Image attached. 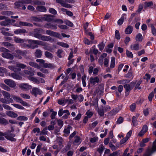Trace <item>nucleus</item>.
I'll return each mask as SVG.
<instances>
[{
  "mask_svg": "<svg viewBox=\"0 0 156 156\" xmlns=\"http://www.w3.org/2000/svg\"><path fill=\"white\" fill-rule=\"evenodd\" d=\"M27 41L30 44H24V47H27L29 48L33 49L37 48L38 47V45L44 46L45 45L46 43L39 40H28Z\"/></svg>",
  "mask_w": 156,
  "mask_h": 156,
  "instance_id": "nucleus-1",
  "label": "nucleus"
},
{
  "mask_svg": "<svg viewBox=\"0 0 156 156\" xmlns=\"http://www.w3.org/2000/svg\"><path fill=\"white\" fill-rule=\"evenodd\" d=\"M1 52H2V56L3 58L12 60L14 58L13 55L10 53L9 51L3 47L0 49Z\"/></svg>",
  "mask_w": 156,
  "mask_h": 156,
  "instance_id": "nucleus-2",
  "label": "nucleus"
},
{
  "mask_svg": "<svg viewBox=\"0 0 156 156\" xmlns=\"http://www.w3.org/2000/svg\"><path fill=\"white\" fill-rule=\"evenodd\" d=\"M13 129H12L11 131H8L3 133V136H4L5 137L7 140L12 141H15L16 139L14 138L16 135L15 134L11 133V132L14 131Z\"/></svg>",
  "mask_w": 156,
  "mask_h": 156,
  "instance_id": "nucleus-3",
  "label": "nucleus"
},
{
  "mask_svg": "<svg viewBox=\"0 0 156 156\" xmlns=\"http://www.w3.org/2000/svg\"><path fill=\"white\" fill-rule=\"evenodd\" d=\"M56 1L57 3L60 4L62 6L64 7L70 8L72 7V5L67 3L66 2L69 3H72L73 0H56Z\"/></svg>",
  "mask_w": 156,
  "mask_h": 156,
  "instance_id": "nucleus-4",
  "label": "nucleus"
},
{
  "mask_svg": "<svg viewBox=\"0 0 156 156\" xmlns=\"http://www.w3.org/2000/svg\"><path fill=\"white\" fill-rule=\"evenodd\" d=\"M12 98L17 102L20 103L24 106H27L28 104L25 101H23L22 99L20 97L17 96L13 95L12 96Z\"/></svg>",
  "mask_w": 156,
  "mask_h": 156,
  "instance_id": "nucleus-5",
  "label": "nucleus"
},
{
  "mask_svg": "<svg viewBox=\"0 0 156 156\" xmlns=\"http://www.w3.org/2000/svg\"><path fill=\"white\" fill-rule=\"evenodd\" d=\"M45 32L46 34L49 35L53 36L60 39L62 38L61 36L58 32H55L50 30H46Z\"/></svg>",
  "mask_w": 156,
  "mask_h": 156,
  "instance_id": "nucleus-6",
  "label": "nucleus"
},
{
  "mask_svg": "<svg viewBox=\"0 0 156 156\" xmlns=\"http://www.w3.org/2000/svg\"><path fill=\"white\" fill-rule=\"evenodd\" d=\"M16 54L15 55V57L17 58L18 59H21L22 56H24L26 55V53L24 51H22L20 50H16L15 51Z\"/></svg>",
  "mask_w": 156,
  "mask_h": 156,
  "instance_id": "nucleus-7",
  "label": "nucleus"
},
{
  "mask_svg": "<svg viewBox=\"0 0 156 156\" xmlns=\"http://www.w3.org/2000/svg\"><path fill=\"white\" fill-rule=\"evenodd\" d=\"M4 82L6 84L11 87H14L16 85L15 82L11 79H5L4 80Z\"/></svg>",
  "mask_w": 156,
  "mask_h": 156,
  "instance_id": "nucleus-8",
  "label": "nucleus"
},
{
  "mask_svg": "<svg viewBox=\"0 0 156 156\" xmlns=\"http://www.w3.org/2000/svg\"><path fill=\"white\" fill-rule=\"evenodd\" d=\"M89 81L91 84L94 86L96 83H98L99 82L100 80L97 76H92L90 77Z\"/></svg>",
  "mask_w": 156,
  "mask_h": 156,
  "instance_id": "nucleus-9",
  "label": "nucleus"
},
{
  "mask_svg": "<svg viewBox=\"0 0 156 156\" xmlns=\"http://www.w3.org/2000/svg\"><path fill=\"white\" fill-rule=\"evenodd\" d=\"M31 89L32 90L30 91V93L35 96H36L37 94H41L42 93L40 89L37 87H33Z\"/></svg>",
  "mask_w": 156,
  "mask_h": 156,
  "instance_id": "nucleus-10",
  "label": "nucleus"
},
{
  "mask_svg": "<svg viewBox=\"0 0 156 156\" xmlns=\"http://www.w3.org/2000/svg\"><path fill=\"white\" fill-rule=\"evenodd\" d=\"M19 87L23 90L30 89L32 88V86L27 83H21L19 84Z\"/></svg>",
  "mask_w": 156,
  "mask_h": 156,
  "instance_id": "nucleus-11",
  "label": "nucleus"
},
{
  "mask_svg": "<svg viewBox=\"0 0 156 156\" xmlns=\"http://www.w3.org/2000/svg\"><path fill=\"white\" fill-rule=\"evenodd\" d=\"M9 76L16 80H20L22 79V77L20 76L15 72L9 73Z\"/></svg>",
  "mask_w": 156,
  "mask_h": 156,
  "instance_id": "nucleus-12",
  "label": "nucleus"
},
{
  "mask_svg": "<svg viewBox=\"0 0 156 156\" xmlns=\"http://www.w3.org/2000/svg\"><path fill=\"white\" fill-rule=\"evenodd\" d=\"M41 40L44 41H49L51 42H53L54 41V39L52 38L49 36L43 35H42Z\"/></svg>",
  "mask_w": 156,
  "mask_h": 156,
  "instance_id": "nucleus-13",
  "label": "nucleus"
},
{
  "mask_svg": "<svg viewBox=\"0 0 156 156\" xmlns=\"http://www.w3.org/2000/svg\"><path fill=\"white\" fill-rule=\"evenodd\" d=\"M44 27L52 30H56L57 29L56 25L51 23L45 24L44 25Z\"/></svg>",
  "mask_w": 156,
  "mask_h": 156,
  "instance_id": "nucleus-14",
  "label": "nucleus"
},
{
  "mask_svg": "<svg viewBox=\"0 0 156 156\" xmlns=\"http://www.w3.org/2000/svg\"><path fill=\"white\" fill-rule=\"evenodd\" d=\"M16 64L17 72L20 71L21 69H24L27 67L25 65L21 63H16Z\"/></svg>",
  "mask_w": 156,
  "mask_h": 156,
  "instance_id": "nucleus-15",
  "label": "nucleus"
},
{
  "mask_svg": "<svg viewBox=\"0 0 156 156\" xmlns=\"http://www.w3.org/2000/svg\"><path fill=\"white\" fill-rule=\"evenodd\" d=\"M2 95L0 94V101L3 103L9 104L10 103H12L13 100L12 98H10L9 100H7L5 98H2Z\"/></svg>",
  "mask_w": 156,
  "mask_h": 156,
  "instance_id": "nucleus-16",
  "label": "nucleus"
},
{
  "mask_svg": "<svg viewBox=\"0 0 156 156\" xmlns=\"http://www.w3.org/2000/svg\"><path fill=\"white\" fill-rule=\"evenodd\" d=\"M6 114L8 116L11 118H15L18 116L17 114L12 111H7L6 112Z\"/></svg>",
  "mask_w": 156,
  "mask_h": 156,
  "instance_id": "nucleus-17",
  "label": "nucleus"
},
{
  "mask_svg": "<svg viewBox=\"0 0 156 156\" xmlns=\"http://www.w3.org/2000/svg\"><path fill=\"white\" fill-rule=\"evenodd\" d=\"M14 33L16 34H24L25 33H27V32L25 29L22 28L19 29L17 30H16L14 31Z\"/></svg>",
  "mask_w": 156,
  "mask_h": 156,
  "instance_id": "nucleus-18",
  "label": "nucleus"
},
{
  "mask_svg": "<svg viewBox=\"0 0 156 156\" xmlns=\"http://www.w3.org/2000/svg\"><path fill=\"white\" fill-rule=\"evenodd\" d=\"M11 24V20L10 19H5L4 21L0 23V25L2 26H6L9 25Z\"/></svg>",
  "mask_w": 156,
  "mask_h": 156,
  "instance_id": "nucleus-19",
  "label": "nucleus"
},
{
  "mask_svg": "<svg viewBox=\"0 0 156 156\" xmlns=\"http://www.w3.org/2000/svg\"><path fill=\"white\" fill-rule=\"evenodd\" d=\"M75 140L73 142V144L75 145H79L81 142V140L80 137L77 136L75 137Z\"/></svg>",
  "mask_w": 156,
  "mask_h": 156,
  "instance_id": "nucleus-20",
  "label": "nucleus"
},
{
  "mask_svg": "<svg viewBox=\"0 0 156 156\" xmlns=\"http://www.w3.org/2000/svg\"><path fill=\"white\" fill-rule=\"evenodd\" d=\"M139 115L140 114H137L135 116H133L132 119V122L134 126H136L137 125V119Z\"/></svg>",
  "mask_w": 156,
  "mask_h": 156,
  "instance_id": "nucleus-21",
  "label": "nucleus"
},
{
  "mask_svg": "<svg viewBox=\"0 0 156 156\" xmlns=\"http://www.w3.org/2000/svg\"><path fill=\"white\" fill-rule=\"evenodd\" d=\"M107 55L106 53H103L100 56L98 60V62L101 65L103 64L104 58H106Z\"/></svg>",
  "mask_w": 156,
  "mask_h": 156,
  "instance_id": "nucleus-22",
  "label": "nucleus"
},
{
  "mask_svg": "<svg viewBox=\"0 0 156 156\" xmlns=\"http://www.w3.org/2000/svg\"><path fill=\"white\" fill-rule=\"evenodd\" d=\"M31 4L33 5H37L38 6H40V5H44L45 4V3L43 2H41L39 0H34L32 1L31 3H30Z\"/></svg>",
  "mask_w": 156,
  "mask_h": 156,
  "instance_id": "nucleus-23",
  "label": "nucleus"
},
{
  "mask_svg": "<svg viewBox=\"0 0 156 156\" xmlns=\"http://www.w3.org/2000/svg\"><path fill=\"white\" fill-rule=\"evenodd\" d=\"M133 30V27L129 25L126 29L125 33L126 34H131Z\"/></svg>",
  "mask_w": 156,
  "mask_h": 156,
  "instance_id": "nucleus-24",
  "label": "nucleus"
},
{
  "mask_svg": "<svg viewBox=\"0 0 156 156\" xmlns=\"http://www.w3.org/2000/svg\"><path fill=\"white\" fill-rule=\"evenodd\" d=\"M131 50L138 51L140 49V45L138 44H134L130 46Z\"/></svg>",
  "mask_w": 156,
  "mask_h": 156,
  "instance_id": "nucleus-25",
  "label": "nucleus"
},
{
  "mask_svg": "<svg viewBox=\"0 0 156 156\" xmlns=\"http://www.w3.org/2000/svg\"><path fill=\"white\" fill-rule=\"evenodd\" d=\"M53 16L51 15H45L44 19L45 20L48 22H51L53 20Z\"/></svg>",
  "mask_w": 156,
  "mask_h": 156,
  "instance_id": "nucleus-26",
  "label": "nucleus"
},
{
  "mask_svg": "<svg viewBox=\"0 0 156 156\" xmlns=\"http://www.w3.org/2000/svg\"><path fill=\"white\" fill-rule=\"evenodd\" d=\"M124 87L126 90L125 92L126 95L127 96L129 94V91L132 89V88H131L130 85L128 84H125Z\"/></svg>",
  "mask_w": 156,
  "mask_h": 156,
  "instance_id": "nucleus-27",
  "label": "nucleus"
},
{
  "mask_svg": "<svg viewBox=\"0 0 156 156\" xmlns=\"http://www.w3.org/2000/svg\"><path fill=\"white\" fill-rule=\"evenodd\" d=\"M19 24L20 26L27 27H32L33 26V25L31 23L22 21H20L19 22Z\"/></svg>",
  "mask_w": 156,
  "mask_h": 156,
  "instance_id": "nucleus-28",
  "label": "nucleus"
},
{
  "mask_svg": "<svg viewBox=\"0 0 156 156\" xmlns=\"http://www.w3.org/2000/svg\"><path fill=\"white\" fill-rule=\"evenodd\" d=\"M42 52L39 49H37L35 52V56L37 58H40L42 55Z\"/></svg>",
  "mask_w": 156,
  "mask_h": 156,
  "instance_id": "nucleus-29",
  "label": "nucleus"
},
{
  "mask_svg": "<svg viewBox=\"0 0 156 156\" xmlns=\"http://www.w3.org/2000/svg\"><path fill=\"white\" fill-rule=\"evenodd\" d=\"M36 9L37 11L40 12H45L46 11V8L43 6H37Z\"/></svg>",
  "mask_w": 156,
  "mask_h": 156,
  "instance_id": "nucleus-30",
  "label": "nucleus"
},
{
  "mask_svg": "<svg viewBox=\"0 0 156 156\" xmlns=\"http://www.w3.org/2000/svg\"><path fill=\"white\" fill-rule=\"evenodd\" d=\"M1 92L5 98L7 99L10 98V97H11V95L9 93L4 90H2Z\"/></svg>",
  "mask_w": 156,
  "mask_h": 156,
  "instance_id": "nucleus-31",
  "label": "nucleus"
},
{
  "mask_svg": "<svg viewBox=\"0 0 156 156\" xmlns=\"http://www.w3.org/2000/svg\"><path fill=\"white\" fill-rule=\"evenodd\" d=\"M105 148L103 146V144H101L99 147L98 148L97 151L100 154V155L102 154L103 151L105 149Z\"/></svg>",
  "mask_w": 156,
  "mask_h": 156,
  "instance_id": "nucleus-32",
  "label": "nucleus"
},
{
  "mask_svg": "<svg viewBox=\"0 0 156 156\" xmlns=\"http://www.w3.org/2000/svg\"><path fill=\"white\" fill-rule=\"evenodd\" d=\"M28 78L30 80L33 81L36 84H39L40 83L39 81L34 77L29 76Z\"/></svg>",
  "mask_w": 156,
  "mask_h": 156,
  "instance_id": "nucleus-33",
  "label": "nucleus"
},
{
  "mask_svg": "<svg viewBox=\"0 0 156 156\" xmlns=\"http://www.w3.org/2000/svg\"><path fill=\"white\" fill-rule=\"evenodd\" d=\"M115 58L114 57H111V60L110 62V68L111 69L113 68L115 66Z\"/></svg>",
  "mask_w": 156,
  "mask_h": 156,
  "instance_id": "nucleus-34",
  "label": "nucleus"
},
{
  "mask_svg": "<svg viewBox=\"0 0 156 156\" xmlns=\"http://www.w3.org/2000/svg\"><path fill=\"white\" fill-rule=\"evenodd\" d=\"M45 68H48L52 69L54 68L55 67V66L53 64L51 63H44V66H43Z\"/></svg>",
  "mask_w": 156,
  "mask_h": 156,
  "instance_id": "nucleus-35",
  "label": "nucleus"
},
{
  "mask_svg": "<svg viewBox=\"0 0 156 156\" xmlns=\"http://www.w3.org/2000/svg\"><path fill=\"white\" fill-rule=\"evenodd\" d=\"M104 88L103 87L99 88L98 87L95 90L96 93L101 95L103 93Z\"/></svg>",
  "mask_w": 156,
  "mask_h": 156,
  "instance_id": "nucleus-36",
  "label": "nucleus"
},
{
  "mask_svg": "<svg viewBox=\"0 0 156 156\" xmlns=\"http://www.w3.org/2000/svg\"><path fill=\"white\" fill-rule=\"evenodd\" d=\"M44 55L47 58L50 59H51L53 57L52 54L48 51L45 52Z\"/></svg>",
  "mask_w": 156,
  "mask_h": 156,
  "instance_id": "nucleus-37",
  "label": "nucleus"
},
{
  "mask_svg": "<svg viewBox=\"0 0 156 156\" xmlns=\"http://www.w3.org/2000/svg\"><path fill=\"white\" fill-rule=\"evenodd\" d=\"M153 5V3L152 2H145L144 4V8L145 9H146Z\"/></svg>",
  "mask_w": 156,
  "mask_h": 156,
  "instance_id": "nucleus-38",
  "label": "nucleus"
},
{
  "mask_svg": "<svg viewBox=\"0 0 156 156\" xmlns=\"http://www.w3.org/2000/svg\"><path fill=\"white\" fill-rule=\"evenodd\" d=\"M143 39V37L140 33L138 34L136 37V40L137 41H141Z\"/></svg>",
  "mask_w": 156,
  "mask_h": 156,
  "instance_id": "nucleus-39",
  "label": "nucleus"
},
{
  "mask_svg": "<svg viewBox=\"0 0 156 156\" xmlns=\"http://www.w3.org/2000/svg\"><path fill=\"white\" fill-rule=\"evenodd\" d=\"M0 86L3 89L7 91H9L11 90V89L9 87L4 83H1Z\"/></svg>",
  "mask_w": 156,
  "mask_h": 156,
  "instance_id": "nucleus-40",
  "label": "nucleus"
},
{
  "mask_svg": "<svg viewBox=\"0 0 156 156\" xmlns=\"http://www.w3.org/2000/svg\"><path fill=\"white\" fill-rule=\"evenodd\" d=\"M8 68L11 71H13L15 72H17L16 68V66L10 65L8 66Z\"/></svg>",
  "mask_w": 156,
  "mask_h": 156,
  "instance_id": "nucleus-41",
  "label": "nucleus"
},
{
  "mask_svg": "<svg viewBox=\"0 0 156 156\" xmlns=\"http://www.w3.org/2000/svg\"><path fill=\"white\" fill-rule=\"evenodd\" d=\"M8 124V122L7 120L3 118L0 117V124L6 125Z\"/></svg>",
  "mask_w": 156,
  "mask_h": 156,
  "instance_id": "nucleus-42",
  "label": "nucleus"
},
{
  "mask_svg": "<svg viewBox=\"0 0 156 156\" xmlns=\"http://www.w3.org/2000/svg\"><path fill=\"white\" fill-rule=\"evenodd\" d=\"M14 41L16 43H23L25 42L26 40L18 37H14Z\"/></svg>",
  "mask_w": 156,
  "mask_h": 156,
  "instance_id": "nucleus-43",
  "label": "nucleus"
},
{
  "mask_svg": "<svg viewBox=\"0 0 156 156\" xmlns=\"http://www.w3.org/2000/svg\"><path fill=\"white\" fill-rule=\"evenodd\" d=\"M92 105H94L95 107L97 109L98 107V100H94L93 101L92 103L90 104V106H91Z\"/></svg>",
  "mask_w": 156,
  "mask_h": 156,
  "instance_id": "nucleus-44",
  "label": "nucleus"
},
{
  "mask_svg": "<svg viewBox=\"0 0 156 156\" xmlns=\"http://www.w3.org/2000/svg\"><path fill=\"white\" fill-rule=\"evenodd\" d=\"M7 72L6 69L2 67H0V76H3L4 75V73Z\"/></svg>",
  "mask_w": 156,
  "mask_h": 156,
  "instance_id": "nucleus-45",
  "label": "nucleus"
},
{
  "mask_svg": "<svg viewBox=\"0 0 156 156\" xmlns=\"http://www.w3.org/2000/svg\"><path fill=\"white\" fill-rule=\"evenodd\" d=\"M109 58L108 57H106V58H105L104 59V62H103L104 63V65L106 67H108V63H109Z\"/></svg>",
  "mask_w": 156,
  "mask_h": 156,
  "instance_id": "nucleus-46",
  "label": "nucleus"
},
{
  "mask_svg": "<svg viewBox=\"0 0 156 156\" xmlns=\"http://www.w3.org/2000/svg\"><path fill=\"white\" fill-rule=\"evenodd\" d=\"M47 128H45L42 131L40 132V135H47L48 132Z\"/></svg>",
  "mask_w": 156,
  "mask_h": 156,
  "instance_id": "nucleus-47",
  "label": "nucleus"
},
{
  "mask_svg": "<svg viewBox=\"0 0 156 156\" xmlns=\"http://www.w3.org/2000/svg\"><path fill=\"white\" fill-rule=\"evenodd\" d=\"M17 119L20 121H27L28 120V118L25 116H21L18 117Z\"/></svg>",
  "mask_w": 156,
  "mask_h": 156,
  "instance_id": "nucleus-48",
  "label": "nucleus"
},
{
  "mask_svg": "<svg viewBox=\"0 0 156 156\" xmlns=\"http://www.w3.org/2000/svg\"><path fill=\"white\" fill-rule=\"evenodd\" d=\"M1 14L3 15L9 16L12 14L13 13L10 11H2Z\"/></svg>",
  "mask_w": 156,
  "mask_h": 156,
  "instance_id": "nucleus-49",
  "label": "nucleus"
},
{
  "mask_svg": "<svg viewBox=\"0 0 156 156\" xmlns=\"http://www.w3.org/2000/svg\"><path fill=\"white\" fill-rule=\"evenodd\" d=\"M150 26L151 27V32L152 33L154 36H156V30L153 24L150 25Z\"/></svg>",
  "mask_w": 156,
  "mask_h": 156,
  "instance_id": "nucleus-50",
  "label": "nucleus"
},
{
  "mask_svg": "<svg viewBox=\"0 0 156 156\" xmlns=\"http://www.w3.org/2000/svg\"><path fill=\"white\" fill-rule=\"evenodd\" d=\"M2 44L3 45L7 48H9V47H12L13 46V44H11L9 42H2Z\"/></svg>",
  "mask_w": 156,
  "mask_h": 156,
  "instance_id": "nucleus-51",
  "label": "nucleus"
},
{
  "mask_svg": "<svg viewBox=\"0 0 156 156\" xmlns=\"http://www.w3.org/2000/svg\"><path fill=\"white\" fill-rule=\"evenodd\" d=\"M86 76L84 75L82 77V80L83 84V87H85L86 85Z\"/></svg>",
  "mask_w": 156,
  "mask_h": 156,
  "instance_id": "nucleus-52",
  "label": "nucleus"
},
{
  "mask_svg": "<svg viewBox=\"0 0 156 156\" xmlns=\"http://www.w3.org/2000/svg\"><path fill=\"white\" fill-rule=\"evenodd\" d=\"M1 33L4 35L6 36H12V35L9 32H7L6 31H5L4 30H1Z\"/></svg>",
  "mask_w": 156,
  "mask_h": 156,
  "instance_id": "nucleus-53",
  "label": "nucleus"
},
{
  "mask_svg": "<svg viewBox=\"0 0 156 156\" xmlns=\"http://www.w3.org/2000/svg\"><path fill=\"white\" fill-rule=\"evenodd\" d=\"M22 4H29L31 3L32 0H19Z\"/></svg>",
  "mask_w": 156,
  "mask_h": 156,
  "instance_id": "nucleus-54",
  "label": "nucleus"
},
{
  "mask_svg": "<svg viewBox=\"0 0 156 156\" xmlns=\"http://www.w3.org/2000/svg\"><path fill=\"white\" fill-rule=\"evenodd\" d=\"M123 118L121 116H120L117 120L116 123L118 124H120L123 122Z\"/></svg>",
  "mask_w": 156,
  "mask_h": 156,
  "instance_id": "nucleus-55",
  "label": "nucleus"
},
{
  "mask_svg": "<svg viewBox=\"0 0 156 156\" xmlns=\"http://www.w3.org/2000/svg\"><path fill=\"white\" fill-rule=\"evenodd\" d=\"M119 111V109L115 108L113 109L112 111L110 112V113L112 115H115L117 114Z\"/></svg>",
  "mask_w": 156,
  "mask_h": 156,
  "instance_id": "nucleus-56",
  "label": "nucleus"
},
{
  "mask_svg": "<svg viewBox=\"0 0 156 156\" xmlns=\"http://www.w3.org/2000/svg\"><path fill=\"white\" fill-rule=\"evenodd\" d=\"M8 9V7L6 5L2 3H0V10H6Z\"/></svg>",
  "mask_w": 156,
  "mask_h": 156,
  "instance_id": "nucleus-57",
  "label": "nucleus"
},
{
  "mask_svg": "<svg viewBox=\"0 0 156 156\" xmlns=\"http://www.w3.org/2000/svg\"><path fill=\"white\" fill-rule=\"evenodd\" d=\"M12 105L14 107L18 109H24V108L23 107L19 104H12Z\"/></svg>",
  "mask_w": 156,
  "mask_h": 156,
  "instance_id": "nucleus-58",
  "label": "nucleus"
},
{
  "mask_svg": "<svg viewBox=\"0 0 156 156\" xmlns=\"http://www.w3.org/2000/svg\"><path fill=\"white\" fill-rule=\"evenodd\" d=\"M98 113L100 116L104 115V110L103 109H98Z\"/></svg>",
  "mask_w": 156,
  "mask_h": 156,
  "instance_id": "nucleus-59",
  "label": "nucleus"
},
{
  "mask_svg": "<svg viewBox=\"0 0 156 156\" xmlns=\"http://www.w3.org/2000/svg\"><path fill=\"white\" fill-rule=\"evenodd\" d=\"M41 18L38 16H33L32 17V20L35 21L40 22L41 21Z\"/></svg>",
  "mask_w": 156,
  "mask_h": 156,
  "instance_id": "nucleus-60",
  "label": "nucleus"
},
{
  "mask_svg": "<svg viewBox=\"0 0 156 156\" xmlns=\"http://www.w3.org/2000/svg\"><path fill=\"white\" fill-rule=\"evenodd\" d=\"M42 35L39 33H34L33 36L38 39H41Z\"/></svg>",
  "mask_w": 156,
  "mask_h": 156,
  "instance_id": "nucleus-61",
  "label": "nucleus"
},
{
  "mask_svg": "<svg viewBox=\"0 0 156 156\" xmlns=\"http://www.w3.org/2000/svg\"><path fill=\"white\" fill-rule=\"evenodd\" d=\"M71 128L70 126H68L67 128H65L64 131V133L67 134H69L70 133V129Z\"/></svg>",
  "mask_w": 156,
  "mask_h": 156,
  "instance_id": "nucleus-62",
  "label": "nucleus"
},
{
  "mask_svg": "<svg viewBox=\"0 0 156 156\" xmlns=\"http://www.w3.org/2000/svg\"><path fill=\"white\" fill-rule=\"evenodd\" d=\"M20 95L22 98H24L27 99L30 98V96L26 94L21 93L20 94Z\"/></svg>",
  "mask_w": 156,
  "mask_h": 156,
  "instance_id": "nucleus-63",
  "label": "nucleus"
},
{
  "mask_svg": "<svg viewBox=\"0 0 156 156\" xmlns=\"http://www.w3.org/2000/svg\"><path fill=\"white\" fill-rule=\"evenodd\" d=\"M56 140L60 145H61L63 141L62 138L58 136L56 138Z\"/></svg>",
  "mask_w": 156,
  "mask_h": 156,
  "instance_id": "nucleus-64",
  "label": "nucleus"
}]
</instances>
